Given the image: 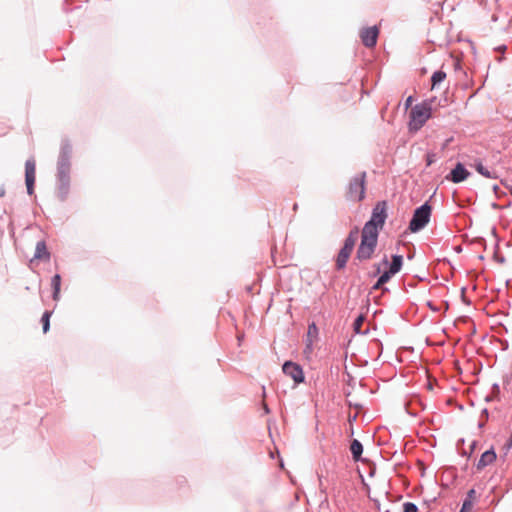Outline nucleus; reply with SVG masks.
<instances>
[{"mask_svg":"<svg viewBox=\"0 0 512 512\" xmlns=\"http://www.w3.org/2000/svg\"><path fill=\"white\" fill-rule=\"evenodd\" d=\"M412 102H413V97L412 96H409L406 101H405V108L408 109L411 105H412Z\"/></svg>","mask_w":512,"mask_h":512,"instance_id":"obj_31","label":"nucleus"},{"mask_svg":"<svg viewBox=\"0 0 512 512\" xmlns=\"http://www.w3.org/2000/svg\"><path fill=\"white\" fill-rule=\"evenodd\" d=\"M352 251L353 250L346 248L344 246L340 249V251L336 257V269L337 270H342L345 268Z\"/></svg>","mask_w":512,"mask_h":512,"instance_id":"obj_12","label":"nucleus"},{"mask_svg":"<svg viewBox=\"0 0 512 512\" xmlns=\"http://www.w3.org/2000/svg\"><path fill=\"white\" fill-rule=\"evenodd\" d=\"M378 235L362 230L361 242L357 249L356 257L360 261L369 260L377 246Z\"/></svg>","mask_w":512,"mask_h":512,"instance_id":"obj_4","label":"nucleus"},{"mask_svg":"<svg viewBox=\"0 0 512 512\" xmlns=\"http://www.w3.org/2000/svg\"><path fill=\"white\" fill-rule=\"evenodd\" d=\"M51 286L53 289V300H59L60 295V287H61V276L59 274H55L51 279Z\"/></svg>","mask_w":512,"mask_h":512,"instance_id":"obj_18","label":"nucleus"},{"mask_svg":"<svg viewBox=\"0 0 512 512\" xmlns=\"http://www.w3.org/2000/svg\"><path fill=\"white\" fill-rule=\"evenodd\" d=\"M363 321H364V317L362 315L358 316L355 321H354V330L356 332H359L360 331V328L363 324Z\"/></svg>","mask_w":512,"mask_h":512,"instance_id":"obj_29","label":"nucleus"},{"mask_svg":"<svg viewBox=\"0 0 512 512\" xmlns=\"http://www.w3.org/2000/svg\"><path fill=\"white\" fill-rule=\"evenodd\" d=\"M453 364V368L457 371V372H460V367H459V362L457 360H454L452 362Z\"/></svg>","mask_w":512,"mask_h":512,"instance_id":"obj_33","label":"nucleus"},{"mask_svg":"<svg viewBox=\"0 0 512 512\" xmlns=\"http://www.w3.org/2000/svg\"><path fill=\"white\" fill-rule=\"evenodd\" d=\"M6 194L5 187L3 185L0 186V197H4Z\"/></svg>","mask_w":512,"mask_h":512,"instance_id":"obj_35","label":"nucleus"},{"mask_svg":"<svg viewBox=\"0 0 512 512\" xmlns=\"http://www.w3.org/2000/svg\"><path fill=\"white\" fill-rule=\"evenodd\" d=\"M402 264H403V257L401 255H393L392 257V262L389 266V271L391 274H396L398 273L401 268H402Z\"/></svg>","mask_w":512,"mask_h":512,"instance_id":"obj_17","label":"nucleus"},{"mask_svg":"<svg viewBox=\"0 0 512 512\" xmlns=\"http://www.w3.org/2000/svg\"><path fill=\"white\" fill-rule=\"evenodd\" d=\"M50 311H45L42 315L41 322L43 325V332L47 333L50 328V317H51Z\"/></svg>","mask_w":512,"mask_h":512,"instance_id":"obj_24","label":"nucleus"},{"mask_svg":"<svg viewBox=\"0 0 512 512\" xmlns=\"http://www.w3.org/2000/svg\"><path fill=\"white\" fill-rule=\"evenodd\" d=\"M34 258L39 260H49L50 253L47 250L45 241H39L36 244Z\"/></svg>","mask_w":512,"mask_h":512,"instance_id":"obj_14","label":"nucleus"},{"mask_svg":"<svg viewBox=\"0 0 512 512\" xmlns=\"http://www.w3.org/2000/svg\"><path fill=\"white\" fill-rule=\"evenodd\" d=\"M474 494V490L469 491V496L471 497Z\"/></svg>","mask_w":512,"mask_h":512,"instance_id":"obj_38","label":"nucleus"},{"mask_svg":"<svg viewBox=\"0 0 512 512\" xmlns=\"http://www.w3.org/2000/svg\"><path fill=\"white\" fill-rule=\"evenodd\" d=\"M472 508H473V503L470 499H466L464 502H463V505H462V508H461V511H464V512H471L472 511Z\"/></svg>","mask_w":512,"mask_h":512,"instance_id":"obj_28","label":"nucleus"},{"mask_svg":"<svg viewBox=\"0 0 512 512\" xmlns=\"http://www.w3.org/2000/svg\"><path fill=\"white\" fill-rule=\"evenodd\" d=\"M350 451L352 453L353 459L355 461H359L361 458L362 452H363V446L360 443V441H358L357 439H354L351 442Z\"/></svg>","mask_w":512,"mask_h":512,"instance_id":"obj_16","label":"nucleus"},{"mask_svg":"<svg viewBox=\"0 0 512 512\" xmlns=\"http://www.w3.org/2000/svg\"><path fill=\"white\" fill-rule=\"evenodd\" d=\"M470 172L462 165L461 163H457V165L450 171V181L454 183H460L468 178Z\"/></svg>","mask_w":512,"mask_h":512,"instance_id":"obj_11","label":"nucleus"},{"mask_svg":"<svg viewBox=\"0 0 512 512\" xmlns=\"http://www.w3.org/2000/svg\"><path fill=\"white\" fill-rule=\"evenodd\" d=\"M400 512H418V507L412 502H405L400 506Z\"/></svg>","mask_w":512,"mask_h":512,"instance_id":"obj_25","label":"nucleus"},{"mask_svg":"<svg viewBox=\"0 0 512 512\" xmlns=\"http://www.w3.org/2000/svg\"><path fill=\"white\" fill-rule=\"evenodd\" d=\"M434 100H426L414 106L410 111V128H420L425 122L432 117L436 107L433 105Z\"/></svg>","mask_w":512,"mask_h":512,"instance_id":"obj_1","label":"nucleus"},{"mask_svg":"<svg viewBox=\"0 0 512 512\" xmlns=\"http://www.w3.org/2000/svg\"><path fill=\"white\" fill-rule=\"evenodd\" d=\"M36 179V163L33 158L26 160L25 162V183L27 188V193L29 195H33L34 193V184Z\"/></svg>","mask_w":512,"mask_h":512,"instance_id":"obj_7","label":"nucleus"},{"mask_svg":"<svg viewBox=\"0 0 512 512\" xmlns=\"http://www.w3.org/2000/svg\"><path fill=\"white\" fill-rule=\"evenodd\" d=\"M387 219V203L386 201H379L372 209L371 218L363 227V231L371 232L379 235V231L383 228Z\"/></svg>","mask_w":512,"mask_h":512,"instance_id":"obj_2","label":"nucleus"},{"mask_svg":"<svg viewBox=\"0 0 512 512\" xmlns=\"http://www.w3.org/2000/svg\"><path fill=\"white\" fill-rule=\"evenodd\" d=\"M375 504L378 512H400V505L398 503H390L386 506L376 501Z\"/></svg>","mask_w":512,"mask_h":512,"instance_id":"obj_20","label":"nucleus"},{"mask_svg":"<svg viewBox=\"0 0 512 512\" xmlns=\"http://www.w3.org/2000/svg\"><path fill=\"white\" fill-rule=\"evenodd\" d=\"M313 344L314 341L311 339H306L305 341V348H304V354L310 355L313 351Z\"/></svg>","mask_w":512,"mask_h":512,"instance_id":"obj_26","label":"nucleus"},{"mask_svg":"<svg viewBox=\"0 0 512 512\" xmlns=\"http://www.w3.org/2000/svg\"><path fill=\"white\" fill-rule=\"evenodd\" d=\"M446 79V73L443 71L435 72L431 77L432 89H434L437 84L443 82Z\"/></svg>","mask_w":512,"mask_h":512,"instance_id":"obj_22","label":"nucleus"},{"mask_svg":"<svg viewBox=\"0 0 512 512\" xmlns=\"http://www.w3.org/2000/svg\"><path fill=\"white\" fill-rule=\"evenodd\" d=\"M263 409H264V412H265L266 414H268V413H269V408H268L267 404H265V403L263 404Z\"/></svg>","mask_w":512,"mask_h":512,"instance_id":"obj_37","label":"nucleus"},{"mask_svg":"<svg viewBox=\"0 0 512 512\" xmlns=\"http://www.w3.org/2000/svg\"><path fill=\"white\" fill-rule=\"evenodd\" d=\"M495 460H496L495 451L493 449L487 450L481 455V457L477 463V469L482 470L486 466L493 463Z\"/></svg>","mask_w":512,"mask_h":512,"instance_id":"obj_13","label":"nucleus"},{"mask_svg":"<svg viewBox=\"0 0 512 512\" xmlns=\"http://www.w3.org/2000/svg\"><path fill=\"white\" fill-rule=\"evenodd\" d=\"M464 445V440H461V446L460 444L458 443L457 444V450L459 451V453H461V455L463 456H466V457H470V455L472 454L474 448H475V445H476V442L475 441H471L468 445V450H466L464 447H462Z\"/></svg>","mask_w":512,"mask_h":512,"instance_id":"obj_21","label":"nucleus"},{"mask_svg":"<svg viewBox=\"0 0 512 512\" xmlns=\"http://www.w3.org/2000/svg\"><path fill=\"white\" fill-rule=\"evenodd\" d=\"M357 239H358V229L354 228L353 230H351L349 232L348 236L346 237V239L344 241L343 246L353 250Z\"/></svg>","mask_w":512,"mask_h":512,"instance_id":"obj_19","label":"nucleus"},{"mask_svg":"<svg viewBox=\"0 0 512 512\" xmlns=\"http://www.w3.org/2000/svg\"><path fill=\"white\" fill-rule=\"evenodd\" d=\"M57 180H58V197L61 200H65L68 192H69V186H70V174H57Z\"/></svg>","mask_w":512,"mask_h":512,"instance_id":"obj_10","label":"nucleus"},{"mask_svg":"<svg viewBox=\"0 0 512 512\" xmlns=\"http://www.w3.org/2000/svg\"><path fill=\"white\" fill-rule=\"evenodd\" d=\"M453 249H454V251H455V252H457V253H460V252L462 251V249H461V246H460V245H455V246L453 247Z\"/></svg>","mask_w":512,"mask_h":512,"instance_id":"obj_36","label":"nucleus"},{"mask_svg":"<svg viewBox=\"0 0 512 512\" xmlns=\"http://www.w3.org/2000/svg\"><path fill=\"white\" fill-rule=\"evenodd\" d=\"M431 216V207L428 203H425L418 207L412 216V219L409 223V229L411 232L415 233L422 230L430 220Z\"/></svg>","mask_w":512,"mask_h":512,"instance_id":"obj_5","label":"nucleus"},{"mask_svg":"<svg viewBox=\"0 0 512 512\" xmlns=\"http://www.w3.org/2000/svg\"><path fill=\"white\" fill-rule=\"evenodd\" d=\"M382 283H380L379 280H377V282L373 285L372 289L374 290H377V289H380L382 287Z\"/></svg>","mask_w":512,"mask_h":512,"instance_id":"obj_34","label":"nucleus"},{"mask_svg":"<svg viewBox=\"0 0 512 512\" xmlns=\"http://www.w3.org/2000/svg\"><path fill=\"white\" fill-rule=\"evenodd\" d=\"M72 146L68 141H62L57 161V174H70Z\"/></svg>","mask_w":512,"mask_h":512,"instance_id":"obj_6","label":"nucleus"},{"mask_svg":"<svg viewBox=\"0 0 512 512\" xmlns=\"http://www.w3.org/2000/svg\"><path fill=\"white\" fill-rule=\"evenodd\" d=\"M318 334H319V331H318V327L316 326V324L314 322L310 323L308 325L306 339H311V340L315 341L318 339Z\"/></svg>","mask_w":512,"mask_h":512,"instance_id":"obj_23","label":"nucleus"},{"mask_svg":"<svg viewBox=\"0 0 512 512\" xmlns=\"http://www.w3.org/2000/svg\"><path fill=\"white\" fill-rule=\"evenodd\" d=\"M394 274H391L389 270H386L379 278L378 280L380 281V283L382 284H385L386 282H388L390 280V278L393 276Z\"/></svg>","mask_w":512,"mask_h":512,"instance_id":"obj_27","label":"nucleus"},{"mask_svg":"<svg viewBox=\"0 0 512 512\" xmlns=\"http://www.w3.org/2000/svg\"><path fill=\"white\" fill-rule=\"evenodd\" d=\"M283 373L291 377L295 383H302L304 381V373L302 367L292 361H286L282 367Z\"/></svg>","mask_w":512,"mask_h":512,"instance_id":"obj_8","label":"nucleus"},{"mask_svg":"<svg viewBox=\"0 0 512 512\" xmlns=\"http://www.w3.org/2000/svg\"><path fill=\"white\" fill-rule=\"evenodd\" d=\"M378 35L379 29L377 26L366 27L360 31L361 41L368 48L374 47L376 45Z\"/></svg>","mask_w":512,"mask_h":512,"instance_id":"obj_9","label":"nucleus"},{"mask_svg":"<svg viewBox=\"0 0 512 512\" xmlns=\"http://www.w3.org/2000/svg\"><path fill=\"white\" fill-rule=\"evenodd\" d=\"M460 298H461L463 303H465V304H469L470 303L469 300L465 296V288L464 287H462L460 289Z\"/></svg>","mask_w":512,"mask_h":512,"instance_id":"obj_30","label":"nucleus"},{"mask_svg":"<svg viewBox=\"0 0 512 512\" xmlns=\"http://www.w3.org/2000/svg\"><path fill=\"white\" fill-rule=\"evenodd\" d=\"M366 172L363 171L349 180L346 188V199L352 202H361L366 192Z\"/></svg>","mask_w":512,"mask_h":512,"instance_id":"obj_3","label":"nucleus"},{"mask_svg":"<svg viewBox=\"0 0 512 512\" xmlns=\"http://www.w3.org/2000/svg\"><path fill=\"white\" fill-rule=\"evenodd\" d=\"M475 169L479 174H481L485 178H488V179H496L497 178L496 172L494 170H490L489 168L484 166L482 164V162L475 163Z\"/></svg>","mask_w":512,"mask_h":512,"instance_id":"obj_15","label":"nucleus"},{"mask_svg":"<svg viewBox=\"0 0 512 512\" xmlns=\"http://www.w3.org/2000/svg\"><path fill=\"white\" fill-rule=\"evenodd\" d=\"M434 162V155H427V165H431Z\"/></svg>","mask_w":512,"mask_h":512,"instance_id":"obj_32","label":"nucleus"}]
</instances>
